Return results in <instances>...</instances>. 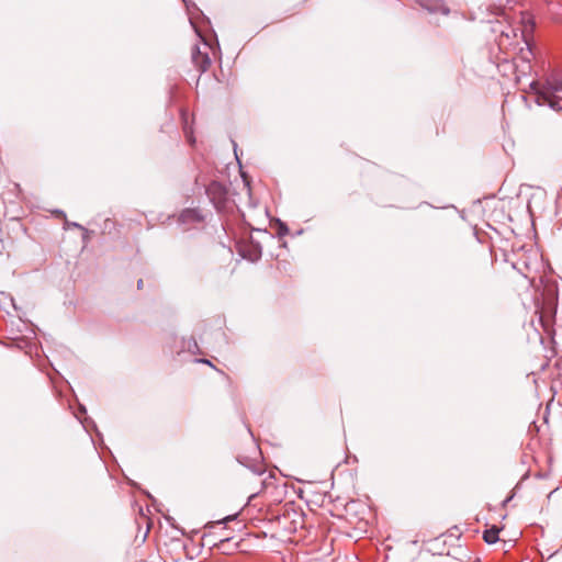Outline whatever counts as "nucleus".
<instances>
[{
  "instance_id": "f257e3e1",
  "label": "nucleus",
  "mask_w": 562,
  "mask_h": 562,
  "mask_svg": "<svg viewBox=\"0 0 562 562\" xmlns=\"http://www.w3.org/2000/svg\"><path fill=\"white\" fill-rule=\"evenodd\" d=\"M205 194L217 212H222L226 207L228 202V189L224 183L212 180L210 184L205 187Z\"/></svg>"
},
{
  "instance_id": "f03ea898",
  "label": "nucleus",
  "mask_w": 562,
  "mask_h": 562,
  "mask_svg": "<svg viewBox=\"0 0 562 562\" xmlns=\"http://www.w3.org/2000/svg\"><path fill=\"white\" fill-rule=\"evenodd\" d=\"M206 215L200 207H184L180 211L177 216V223L179 225H191L203 223Z\"/></svg>"
},
{
  "instance_id": "7ed1b4c3",
  "label": "nucleus",
  "mask_w": 562,
  "mask_h": 562,
  "mask_svg": "<svg viewBox=\"0 0 562 562\" xmlns=\"http://www.w3.org/2000/svg\"><path fill=\"white\" fill-rule=\"evenodd\" d=\"M538 106H547L550 110L562 113V97L559 93H542L539 99H533Z\"/></svg>"
},
{
  "instance_id": "20e7f679",
  "label": "nucleus",
  "mask_w": 562,
  "mask_h": 562,
  "mask_svg": "<svg viewBox=\"0 0 562 562\" xmlns=\"http://www.w3.org/2000/svg\"><path fill=\"white\" fill-rule=\"evenodd\" d=\"M543 80L548 93L562 92V69H552L544 76Z\"/></svg>"
},
{
  "instance_id": "39448f33",
  "label": "nucleus",
  "mask_w": 562,
  "mask_h": 562,
  "mask_svg": "<svg viewBox=\"0 0 562 562\" xmlns=\"http://www.w3.org/2000/svg\"><path fill=\"white\" fill-rule=\"evenodd\" d=\"M544 303L548 305V307L555 314L557 312V305L559 300V291L555 285L549 284L546 285L541 293Z\"/></svg>"
},
{
  "instance_id": "423d86ee",
  "label": "nucleus",
  "mask_w": 562,
  "mask_h": 562,
  "mask_svg": "<svg viewBox=\"0 0 562 562\" xmlns=\"http://www.w3.org/2000/svg\"><path fill=\"white\" fill-rule=\"evenodd\" d=\"M423 9L429 13H442L449 14V8L442 2V0H415Z\"/></svg>"
},
{
  "instance_id": "0eeeda50",
  "label": "nucleus",
  "mask_w": 562,
  "mask_h": 562,
  "mask_svg": "<svg viewBox=\"0 0 562 562\" xmlns=\"http://www.w3.org/2000/svg\"><path fill=\"white\" fill-rule=\"evenodd\" d=\"M237 462L249 469L256 475H262L266 471L261 463L257 462L256 460H251L248 457L238 456Z\"/></svg>"
},
{
  "instance_id": "6e6552de",
  "label": "nucleus",
  "mask_w": 562,
  "mask_h": 562,
  "mask_svg": "<svg viewBox=\"0 0 562 562\" xmlns=\"http://www.w3.org/2000/svg\"><path fill=\"white\" fill-rule=\"evenodd\" d=\"M241 256L251 262L258 261L262 256V247L258 241H251L250 247L247 251H243Z\"/></svg>"
},
{
  "instance_id": "1a4fd4ad",
  "label": "nucleus",
  "mask_w": 562,
  "mask_h": 562,
  "mask_svg": "<svg viewBox=\"0 0 562 562\" xmlns=\"http://www.w3.org/2000/svg\"><path fill=\"white\" fill-rule=\"evenodd\" d=\"M502 528L496 525L491 526L490 528L483 531V540L487 544H494L499 540V532Z\"/></svg>"
},
{
  "instance_id": "9d476101",
  "label": "nucleus",
  "mask_w": 562,
  "mask_h": 562,
  "mask_svg": "<svg viewBox=\"0 0 562 562\" xmlns=\"http://www.w3.org/2000/svg\"><path fill=\"white\" fill-rule=\"evenodd\" d=\"M181 348H182V350H187L191 355H200V353H202L196 339L194 337H192V336L189 337V338H184V337L182 338V346H181Z\"/></svg>"
},
{
  "instance_id": "9b49d317",
  "label": "nucleus",
  "mask_w": 562,
  "mask_h": 562,
  "mask_svg": "<svg viewBox=\"0 0 562 562\" xmlns=\"http://www.w3.org/2000/svg\"><path fill=\"white\" fill-rule=\"evenodd\" d=\"M233 538H223L217 543L213 546L216 547L222 553H231L233 550H236L238 547V542H234L231 544Z\"/></svg>"
},
{
  "instance_id": "f8f14e48",
  "label": "nucleus",
  "mask_w": 562,
  "mask_h": 562,
  "mask_svg": "<svg viewBox=\"0 0 562 562\" xmlns=\"http://www.w3.org/2000/svg\"><path fill=\"white\" fill-rule=\"evenodd\" d=\"M193 64L201 74L205 72L211 65V58L209 53L204 52V54L199 56V58H196V61H194Z\"/></svg>"
},
{
  "instance_id": "ddd939ff",
  "label": "nucleus",
  "mask_w": 562,
  "mask_h": 562,
  "mask_svg": "<svg viewBox=\"0 0 562 562\" xmlns=\"http://www.w3.org/2000/svg\"><path fill=\"white\" fill-rule=\"evenodd\" d=\"M529 90L535 95V99H539L540 94L546 93L544 80H533L529 83Z\"/></svg>"
},
{
  "instance_id": "4468645a",
  "label": "nucleus",
  "mask_w": 562,
  "mask_h": 562,
  "mask_svg": "<svg viewBox=\"0 0 562 562\" xmlns=\"http://www.w3.org/2000/svg\"><path fill=\"white\" fill-rule=\"evenodd\" d=\"M75 416L80 422V424L86 429V431H89V428L91 427L95 430L97 436L102 439V434L99 431L97 424L94 423V420L92 418L86 416L83 419H80V417L77 414H75Z\"/></svg>"
},
{
  "instance_id": "2eb2a0df",
  "label": "nucleus",
  "mask_w": 562,
  "mask_h": 562,
  "mask_svg": "<svg viewBox=\"0 0 562 562\" xmlns=\"http://www.w3.org/2000/svg\"><path fill=\"white\" fill-rule=\"evenodd\" d=\"M276 223L278 225L277 236L278 238H282L290 233L289 226L285 222L280 218H276Z\"/></svg>"
},
{
  "instance_id": "dca6fc26",
  "label": "nucleus",
  "mask_w": 562,
  "mask_h": 562,
  "mask_svg": "<svg viewBox=\"0 0 562 562\" xmlns=\"http://www.w3.org/2000/svg\"><path fill=\"white\" fill-rule=\"evenodd\" d=\"M202 54H204L203 52H201L199 45H194L192 47V50H191V58H192V61H196V58H199V56H201Z\"/></svg>"
},
{
  "instance_id": "f3484780",
  "label": "nucleus",
  "mask_w": 562,
  "mask_h": 562,
  "mask_svg": "<svg viewBox=\"0 0 562 562\" xmlns=\"http://www.w3.org/2000/svg\"><path fill=\"white\" fill-rule=\"evenodd\" d=\"M238 514H232L224 517L222 520H218L217 524H227L229 521H233L237 518Z\"/></svg>"
},
{
  "instance_id": "a211bd4d",
  "label": "nucleus",
  "mask_w": 562,
  "mask_h": 562,
  "mask_svg": "<svg viewBox=\"0 0 562 562\" xmlns=\"http://www.w3.org/2000/svg\"><path fill=\"white\" fill-rule=\"evenodd\" d=\"M205 184H202L200 182V176H196L194 179V189L193 190H201L202 188L205 190Z\"/></svg>"
},
{
  "instance_id": "6ab92c4d",
  "label": "nucleus",
  "mask_w": 562,
  "mask_h": 562,
  "mask_svg": "<svg viewBox=\"0 0 562 562\" xmlns=\"http://www.w3.org/2000/svg\"><path fill=\"white\" fill-rule=\"evenodd\" d=\"M194 361H195L196 363H203V364L211 366L212 368H215V367L213 366V363H212L209 359H206V358H199V359H195Z\"/></svg>"
},
{
  "instance_id": "aec40b11",
  "label": "nucleus",
  "mask_w": 562,
  "mask_h": 562,
  "mask_svg": "<svg viewBox=\"0 0 562 562\" xmlns=\"http://www.w3.org/2000/svg\"><path fill=\"white\" fill-rule=\"evenodd\" d=\"M66 224L68 226L76 227V228H79V229H82V231L87 232V229L82 225L77 223V222H71V223L70 222H66Z\"/></svg>"
},
{
  "instance_id": "412c9836",
  "label": "nucleus",
  "mask_w": 562,
  "mask_h": 562,
  "mask_svg": "<svg viewBox=\"0 0 562 562\" xmlns=\"http://www.w3.org/2000/svg\"><path fill=\"white\" fill-rule=\"evenodd\" d=\"M515 494L512 493L510 495H508L503 502H502V506L505 507L513 498H514Z\"/></svg>"
},
{
  "instance_id": "4be33fe9",
  "label": "nucleus",
  "mask_w": 562,
  "mask_h": 562,
  "mask_svg": "<svg viewBox=\"0 0 562 562\" xmlns=\"http://www.w3.org/2000/svg\"><path fill=\"white\" fill-rule=\"evenodd\" d=\"M78 411H79V413H80V414H83V415H86V414H87V408H86V406H85L83 404H81V403H78Z\"/></svg>"
},
{
  "instance_id": "5701e85b",
  "label": "nucleus",
  "mask_w": 562,
  "mask_h": 562,
  "mask_svg": "<svg viewBox=\"0 0 562 562\" xmlns=\"http://www.w3.org/2000/svg\"><path fill=\"white\" fill-rule=\"evenodd\" d=\"M521 98H522V100H524V102H525L526 106H527V108H529V109H531V104L529 103V99H528V97L522 95Z\"/></svg>"
},
{
  "instance_id": "b1692460",
  "label": "nucleus",
  "mask_w": 562,
  "mask_h": 562,
  "mask_svg": "<svg viewBox=\"0 0 562 562\" xmlns=\"http://www.w3.org/2000/svg\"><path fill=\"white\" fill-rule=\"evenodd\" d=\"M55 214L60 217H66V213L63 210H56Z\"/></svg>"
},
{
  "instance_id": "393cba45",
  "label": "nucleus",
  "mask_w": 562,
  "mask_h": 562,
  "mask_svg": "<svg viewBox=\"0 0 562 562\" xmlns=\"http://www.w3.org/2000/svg\"><path fill=\"white\" fill-rule=\"evenodd\" d=\"M232 143H233V147H234L235 156H236V158H238V156H237V144H236V142H234V140H232ZM237 160H239V159H237ZM238 164L240 165V161H238Z\"/></svg>"
},
{
  "instance_id": "a878e982",
  "label": "nucleus",
  "mask_w": 562,
  "mask_h": 562,
  "mask_svg": "<svg viewBox=\"0 0 562 562\" xmlns=\"http://www.w3.org/2000/svg\"><path fill=\"white\" fill-rule=\"evenodd\" d=\"M241 178H243L244 183H245L247 187H249V181H248V179L246 178V176H245V173H244L243 171H241Z\"/></svg>"
},
{
  "instance_id": "bb28decb",
  "label": "nucleus",
  "mask_w": 562,
  "mask_h": 562,
  "mask_svg": "<svg viewBox=\"0 0 562 562\" xmlns=\"http://www.w3.org/2000/svg\"><path fill=\"white\" fill-rule=\"evenodd\" d=\"M188 142L190 144H194L195 143V138L192 135H188Z\"/></svg>"
},
{
  "instance_id": "cd10ccee",
  "label": "nucleus",
  "mask_w": 562,
  "mask_h": 562,
  "mask_svg": "<svg viewBox=\"0 0 562 562\" xmlns=\"http://www.w3.org/2000/svg\"><path fill=\"white\" fill-rule=\"evenodd\" d=\"M188 142L190 144H194L195 143V138L192 135H188Z\"/></svg>"
},
{
  "instance_id": "c85d7f7f",
  "label": "nucleus",
  "mask_w": 562,
  "mask_h": 562,
  "mask_svg": "<svg viewBox=\"0 0 562 562\" xmlns=\"http://www.w3.org/2000/svg\"><path fill=\"white\" fill-rule=\"evenodd\" d=\"M137 288H138V289H142V288H143V279H139V280L137 281Z\"/></svg>"
},
{
  "instance_id": "c756f323",
  "label": "nucleus",
  "mask_w": 562,
  "mask_h": 562,
  "mask_svg": "<svg viewBox=\"0 0 562 562\" xmlns=\"http://www.w3.org/2000/svg\"><path fill=\"white\" fill-rule=\"evenodd\" d=\"M177 529L180 531L181 535H186L184 529H182V528H177Z\"/></svg>"
},
{
  "instance_id": "7c9ffc66",
  "label": "nucleus",
  "mask_w": 562,
  "mask_h": 562,
  "mask_svg": "<svg viewBox=\"0 0 562 562\" xmlns=\"http://www.w3.org/2000/svg\"><path fill=\"white\" fill-rule=\"evenodd\" d=\"M302 233H303V229L301 228V229H299V231L295 233V235H301Z\"/></svg>"
},
{
  "instance_id": "2f4dec72",
  "label": "nucleus",
  "mask_w": 562,
  "mask_h": 562,
  "mask_svg": "<svg viewBox=\"0 0 562 562\" xmlns=\"http://www.w3.org/2000/svg\"><path fill=\"white\" fill-rule=\"evenodd\" d=\"M543 327H544L546 331L549 333V328H548L547 324H543Z\"/></svg>"
},
{
  "instance_id": "473e14b6",
  "label": "nucleus",
  "mask_w": 562,
  "mask_h": 562,
  "mask_svg": "<svg viewBox=\"0 0 562 562\" xmlns=\"http://www.w3.org/2000/svg\"><path fill=\"white\" fill-rule=\"evenodd\" d=\"M146 495H147L149 498L154 499V497L151 496V494H149L148 492H146Z\"/></svg>"
}]
</instances>
